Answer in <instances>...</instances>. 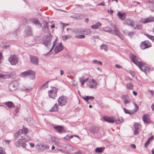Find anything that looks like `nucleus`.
<instances>
[{
    "label": "nucleus",
    "mask_w": 154,
    "mask_h": 154,
    "mask_svg": "<svg viewBox=\"0 0 154 154\" xmlns=\"http://www.w3.org/2000/svg\"><path fill=\"white\" fill-rule=\"evenodd\" d=\"M140 21L141 23H145L152 21H154V17H150L145 18H141Z\"/></svg>",
    "instance_id": "13"
},
{
    "label": "nucleus",
    "mask_w": 154,
    "mask_h": 154,
    "mask_svg": "<svg viewBox=\"0 0 154 154\" xmlns=\"http://www.w3.org/2000/svg\"><path fill=\"white\" fill-rule=\"evenodd\" d=\"M74 32L75 33L81 34L82 32V31L80 29H75L74 30Z\"/></svg>",
    "instance_id": "41"
},
{
    "label": "nucleus",
    "mask_w": 154,
    "mask_h": 154,
    "mask_svg": "<svg viewBox=\"0 0 154 154\" xmlns=\"http://www.w3.org/2000/svg\"><path fill=\"white\" fill-rule=\"evenodd\" d=\"M75 37L78 38H83L85 37V36L84 35H75Z\"/></svg>",
    "instance_id": "47"
},
{
    "label": "nucleus",
    "mask_w": 154,
    "mask_h": 154,
    "mask_svg": "<svg viewBox=\"0 0 154 154\" xmlns=\"http://www.w3.org/2000/svg\"><path fill=\"white\" fill-rule=\"evenodd\" d=\"M8 60L12 65L16 64L18 61V58L17 56L15 54H12L10 55L9 58Z\"/></svg>",
    "instance_id": "9"
},
{
    "label": "nucleus",
    "mask_w": 154,
    "mask_h": 154,
    "mask_svg": "<svg viewBox=\"0 0 154 154\" xmlns=\"http://www.w3.org/2000/svg\"><path fill=\"white\" fill-rule=\"evenodd\" d=\"M154 136H152L151 137L149 138L147 140V141L144 144V146L145 148H147V145H148L150 143L149 141L150 140H152L154 139Z\"/></svg>",
    "instance_id": "24"
},
{
    "label": "nucleus",
    "mask_w": 154,
    "mask_h": 154,
    "mask_svg": "<svg viewBox=\"0 0 154 154\" xmlns=\"http://www.w3.org/2000/svg\"><path fill=\"white\" fill-rule=\"evenodd\" d=\"M60 141V139H59V138H57V137H55V139L54 142H57Z\"/></svg>",
    "instance_id": "63"
},
{
    "label": "nucleus",
    "mask_w": 154,
    "mask_h": 154,
    "mask_svg": "<svg viewBox=\"0 0 154 154\" xmlns=\"http://www.w3.org/2000/svg\"><path fill=\"white\" fill-rule=\"evenodd\" d=\"M85 78L84 76H82L79 79V80L80 82L81 83V85H84V83H83V81L84 80Z\"/></svg>",
    "instance_id": "45"
},
{
    "label": "nucleus",
    "mask_w": 154,
    "mask_h": 154,
    "mask_svg": "<svg viewBox=\"0 0 154 154\" xmlns=\"http://www.w3.org/2000/svg\"><path fill=\"white\" fill-rule=\"evenodd\" d=\"M53 128L55 131L59 134H62L66 132V131L63 126L60 125H53Z\"/></svg>",
    "instance_id": "5"
},
{
    "label": "nucleus",
    "mask_w": 154,
    "mask_h": 154,
    "mask_svg": "<svg viewBox=\"0 0 154 154\" xmlns=\"http://www.w3.org/2000/svg\"><path fill=\"white\" fill-rule=\"evenodd\" d=\"M131 60L137 66H138L140 70L146 74L150 70V68L145 65L142 62H138L137 57L133 54H131L130 56Z\"/></svg>",
    "instance_id": "1"
},
{
    "label": "nucleus",
    "mask_w": 154,
    "mask_h": 154,
    "mask_svg": "<svg viewBox=\"0 0 154 154\" xmlns=\"http://www.w3.org/2000/svg\"><path fill=\"white\" fill-rule=\"evenodd\" d=\"M134 108L133 110H131L133 114L137 112L138 109V107L135 103H134Z\"/></svg>",
    "instance_id": "32"
},
{
    "label": "nucleus",
    "mask_w": 154,
    "mask_h": 154,
    "mask_svg": "<svg viewBox=\"0 0 154 154\" xmlns=\"http://www.w3.org/2000/svg\"><path fill=\"white\" fill-rule=\"evenodd\" d=\"M90 131L93 134H97L99 131V128L95 126H93L91 128Z\"/></svg>",
    "instance_id": "19"
},
{
    "label": "nucleus",
    "mask_w": 154,
    "mask_h": 154,
    "mask_svg": "<svg viewBox=\"0 0 154 154\" xmlns=\"http://www.w3.org/2000/svg\"><path fill=\"white\" fill-rule=\"evenodd\" d=\"M22 130V131H23L22 133H23V134H25L27 133V132H28V130L26 128H23Z\"/></svg>",
    "instance_id": "48"
},
{
    "label": "nucleus",
    "mask_w": 154,
    "mask_h": 154,
    "mask_svg": "<svg viewBox=\"0 0 154 154\" xmlns=\"http://www.w3.org/2000/svg\"><path fill=\"white\" fill-rule=\"evenodd\" d=\"M123 122L122 119H117L116 121V122L117 124H119Z\"/></svg>",
    "instance_id": "50"
},
{
    "label": "nucleus",
    "mask_w": 154,
    "mask_h": 154,
    "mask_svg": "<svg viewBox=\"0 0 154 154\" xmlns=\"http://www.w3.org/2000/svg\"><path fill=\"white\" fill-rule=\"evenodd\" d=\"M113 28L114 32V34L116 35L121 38L122 40L123 39L121 37L122 34L120 33V32L118 29L117 27L115 25H113L112 26Z\"/></svg>",
    "instance_id": "14"
},
{
    "label": "nucleus",
    "mask_w": 154,
    "mask_h": 154,
    "mask_svg": "<svg viewBox=\"0 0 154 154\" xmlns=\"http://www.w3.org/2000/svg\"><path fill=\"white\" fill-rule=\"evenodd\" d=\"M32 29L31 27L27 26L25 28V34L27 36H30L32 35Z\"/></svg>",
    "instance_id": "16"
},
{
    "label": "nucleus",
    "mask_w": 154,
    "mask_h": 154,
    "mask_svg": "<svg viewBox=\"0 0 154 154\" xmlns=\"http://www.w3.org/2000/svg\"><path fill=\"white\" fill-rule=\"evenodd\" d=\"M5 104L10 109L14 107L13 103L11 102H6L5 103Z\"/></svg>",
    "instance_id": "23"
},
{
    "label": "nucleus",
    "mask_w": 154,
    "mask_h": 154,
    "mask_svg": "<svg viewBox=\"0 0 154 154\" xmlns=\"http://www.w3.org/2000/svg\"><path fill=\"white\" fill-rule=\"evenodd\" d=\"M23 139L21 138V139H19V140L17 141L15 143V144L17 146H19L20 144L22 143L21 141L23 140Z\"/></svg>",
    "instance_id": "38"
},
{
    "label": "nucleus",
    "mask_w": 154,
    "mask_h": 154,
    "mask_svg": "<svg viewBox=\"0 0 154 154\" xmlns=\"http://www.w3.org/2000/svg\"><path fill=\"white\" fill-rule=\"evenodd\" d=\"M30 21L31 22L33 23L34 24H40L39 23L38 20L35 18H31L30 19Z\"/></svg>",
    "instance_id": "29"
},
{
    "label": "nucleus",
    "mask_w": 154,
    "mask_h": 154,
    "mask_svg": "<svg viewBox=\"0 0 154 154\" xmlns=\"http://www.w3.org/2000/svg\"><path fill=\"white\" fill-rule=\"evenodd\" d=\"M58 101L60 106H64L67 102V97L65 96L60 97L58 99Z\"/></svg>",
    "instance_id": "11"
},
{
    "label": "nucleus",
    "mask_w": 154,
    "mask_h": 154,
    "mask_svg": "<svg viewBox=\"0 0 154 154\" xmlns=\"http://www.w3.org/2000/svg\"><path fill=\"white\" fill-rule=\"evenodd\" d=\"M0 154H6L5 149L2 147H0Z\"/></svg>",
    "instance_id": "42"
},
{
    "label": "nucleus",
    "mask_w": 154,
    "mask_h": 154,
    "mask_svg": "<svg viewBox=\"0 0 154 154\" xmlns=\"http://www.w3.org/2000/svg\"><path fill=\"white\" fill-rule=\"evenodd\" d=\"M151 46V43L148 41L146 40L141 42L140 47L141 49H145Z\"/></svg>",
    "instance_id": "10"
},
{
    "label": "nucleus",
    "mask_w": 154,
    "mask_h": 154,
    "mask_svg": "<svg viewBox=\"0 0 154 154\" xmlns=\"http://www.w3.org/2000/svg\"><path fill=\"white\" fill-rule=\"evenodd\" d=\"M57 89L55 87H52V90L48 91L49 97L54 99L57 97Z\"/></svg>",
    "instance_id": "8"
},
{
    "label": "nucleus",
    "mask_w": 154,
    "mask_h": 154,
    "mask_svg": "<svg viewBox=\"0 0 154 154\" xmlns=\"http://www.w3.org/2000/svg\"><path fill=\"white\" fill-rule=\"evenodd\" d=\"M105 149V147H97L95 151L96 152L101 153L103 152Z\"/></svg>",
    "instance_id": "25"
},
{
    "label": "nucleus",
    "mask_w": 154,
    "mask_h": 154,
    "mask_svg": "<svg viewBox=\"0 0 154 154\" xmlns=\"http://www.w3.org/2000/svg\"><path fill=\"white\" fill-rule=\"evenodd\" d=\"M23 131L22 130H19L17 132L14 134V137L15 139H16L18 137L21 135L22 134Z\"/></svg>",
    "instance_id": "27"
},
{
    "label": "nucleus",
    "mask_w": 154,
    "mask_h": 154,
    "mask_svg": "<svg viewBox=\"0 0 154 154\" xmlns=\"http://www.w3.org/2000/svg\"><path fill=\"white\" fill-rule=\"evenodd\" d=\"M75 154H85L83 152H81V151H78V152L75 153Z\"/></svg>",
    "instance_id": "55"
},
{
    "label": "nucleus",
    "mask_w": 154,
    "mask_h": 154,
    "mask_svg": "<svg viewBox=\"0 0 154 154\" xmlns=\"http://www.w3.org/2000/svg\"><path fill=\"white\" fill-rule=\"evenodd\" d=\"M93 63H95L97 64H99L100 65H102V63L101 62L98 61L97 60H94L93 61Z\"/></svg>",
    "instance_id": "46"
},
{
    "label": "nucleus",
    "mask_w": 154,
    "mask_h": 154,
    "mask_svg": "<svg viewBox=\"0 0 154 154\" xmlns=\"http://www.w3.org/2000/svg\"><path fill=\"white\" fill-rule=\"evenodd\" d=\"M31 62L34 64L37 65L38 64V58L36 57L30 55Z\"/></svg>",
    "instance_id": "15"
},
{
    "label": "nucleus",
    "mask_w": 154,
    "mask_h": 154,
    "mask_svg": "<svg viewBox=\"0 0 154 154\" xmlns=\"http://www.w3.org/2000/svg\"><path fill=\"white\" fill-rule=\"evenodd\" d=\"M55 46V47L54 50L56 54L60 52L63 49V47L61 45V43H59L58 44H56V40L54 42L53 46L51 49L50 50V51H51L53 49Z\"/></svg>",
    "instance_id": "4"
},
{
    "label": "nucleus",
    "mask_w": 154,
    "mask_h": 154,
    "mask_svg": "<svg viewBox=\"0 0 154 154\" xmlns=\"http://www.w3.org/2000/svg\"><path fill=\"white\" fill-rule=\"evenodd\" d=\"M49 81H48L46 82L45 84H43L40 88V89H45L46 88L48 87V84L49 82Z\"/></svg>",
    "instance_id": "31"
},
{
    "label": "nucleus",
    "mask_w": 154,
    "mask_h": 154,
    "mask_svg": "<svg viewBox=\"0 0 154 154\" xmlns=\"http://www.w3.org/2000/svg\"><path fill=\"white\" fill-rule=\"evenodd\" d=\"M35 72L33 71L29 70L21 73L20 76L24 78H26L28 76H29L31 79L34 80L35 78Z\"/></svg>",
    "instance_id": "2"
},
{
    "label": "nucleus",
    "mask_w": 154,
    "mask_h": 154,
    "mask_svg": "<svg viewBox=\"0 0 154 154\" xmlns=\"http://www.w3.org/2000/svg\"><path fill=\"white\" fill-rule=\"evenodd\" d=\"M123 109L124 110V112L126 114H130V115H131L133 114L132 111L131 110L130 111L129 110L127 109H126L125 108H123Z\"/></svg>",
    "instance_id": "35"
},
{
    "label": "nucleus",
    "mask_w": 154,
    "mask_h": 154,
    "mask_svg": "<svg viewBox=\"0 0 154 154\" xmlns=\"http://www.w3.org/2000/svg\"><path fill=\"white\" fill-rule=\"evenodd\" d=\"M73 149V147L70 145H68V151H71Z\"/></svg>",
    "instance_id": "49"
},
{
    "label": "nucleus",
    "mask_w": 154,
    "mask_h": 154,
    "mask_svg": "<svg viewBox=\"0 0 154 154\" xmlns=\"http://www.w3.org/2000/svg\"><path fill=\"white\" fill-rule=\"evenodd\" d=\"M36 149L39 152L43 151L45 149H48L49 146L45 144L38 143L36 145Z\"/></svg>",
    "instance_id": "7"
},
{
    "label": "nucleus",
    "mask_w": 154,
    "mask_h": 154,
    "mask_svg": "<svg viewBox=\"0 0 154 154\" xmlns=\"http://www.w3.org/2000/svg\"><path fill=\"white\" fill-rule=\"evenodd\" d=\"M134 29H142V25L141 24L136 25V27L133 28Z\"/></svg>",
    "instance_id": "44"
},
{
    "label": "nucleus",
    "mask_w": 154,
    "mask_h": 154,
    "mask_svg": "<svg viewBox=\"0 0 154 154\" xmlns=\"http://www.w3.org/2000/svg\"><path fill=\"white\" fill-rule=\"evenodd\" d=\"M82 98L85 100H93L94 99V97L92 96H86L85 97H83Z\"/></svg>",
    "instance_id": "34"
},
{
    "label": "nucleus",
    "mask_w": 154,
    "mask_h": 154,
    "mask_svg": "<svg viewBox=\"0 0 154 154\" xmlns=\"http://www.w3.org/2000/svg\"><path fill=\"white\" fill-rule=\"evenodd\" d=\"M138 130H134V134L135 135H137L139 133V132L138 131Z\"/></svg>",
    "instance_id": "61"
},
{
    "label": "nucleus",
    "mask_w": 154,
    "mask_h": 154,
    "mask_svg": "<svg viewBox=\"0 0 154 154\" xmlns=\"http://www.w3.org/2000/svg\"><path fill=\"white\" fill-rule=\"evenodd\" d=\"M129 73L133 77H134L135 75V73L133 71H130Z\"/></svg>",
    "instance_id": "57"
},
{
    "label": "nucleus",
    "mask_w": 154,
    "mask_h": 154,
    "mask_svg": "<svg viewBox=\"0 0 154 154\" xmlns=\"http://www.w3.org/2000/svg\"><path fill=\"white\" fill-rule=\"evenodd\" d=\"M51 36L49 34L47 36H45L43 38L42 43L48 48H49L51 45Z\"/></svg>",
    "instance_id": "3"
},
{
    "label": "nucleus",
    "mask_w": 154,
    "mask_h": 154,
    "mask_svg": "<svg viewBox=\"0 0 154 154\" xmlns=\"http://www.w3.org/2000/svg\"><path fill=\"white\" fill-rule=\"evenodd\" d=\"M87 85L91 88L95 89L97 85V82L95 79H92Z\"/></svg>",
    "instance_id": "12"
},
{
    "label": "nucleus",
    "mask_w": 154,
    "mask_h": 154,
    "mask_svg": "<svg viewBox=\"0 0 154 154\" xmlns=\"http://www.w3.org/2000/svg\"><path fill=\"white\" fill-rule=\"evenodd\" d=\"M62 38L63 40H66L67 39V35H63L62 36Z\"/></svg>",
    "instance_id": "54"
},
{
    "label": "nucleus",
    "mask_w": 154,
    "mask_h": 154,
    "mask_svg": "<svg viewBox=\"0 0 154 154\" xmlns=\"http://www.w3.org/2000/svg\"><path fill=\"white\" fill-rule=\"evenodd\" d=\"M117 15L119 18L122 20H124L125 18V13L122 14L121 12H119L117 13Z\"/></svg>",
    "instance_id": "21"
},
{
    "label": "nucleus",
    "mask_w": 154,
    "mask_h": 154,
    "mask_svg": "<svg viewBox=\"0 0 154 154\" xmlns=\"http://www.w3.org/2000/svg\"><path fill=\"white\" fill-rule=\"evenodd\" d=\"M55 144L58 146H61L60 143V141H58L55 142Z\"/></svg>",
    "instance_id": "53"
},
{
    "label": "nucleus",
    "mask_w": 154,
    "mask_h": 154,
    "mask_svg": "<svg viewBox=\"0 0 154 154\" xmlns=\"http://www.w3.org/2000/svg\"><path fill=\"white\" fill-rule=\"evenodd\" d=\"M21 137L22 139H23V140H25V141H29L30 140V137L26 135H25V137H23V136H21Z\"/></svg>",
    "instance_id": "36"
},
{
    "label": "nucleus",
    "mask_w": 154,
    "mask_h": 154,
    "mask_svg": "<svg viewBox=\"0 0 154 154\" xmlns=\"http://www.w3.org/2000/svg\"><path fill=\"white\" fill-rule=\"evenodd\" d=\"M103 30L106 32H108L112 35H114V31L113 30H111L109 26L106 27L104 28L103 29Z\"/></svg>",
    "instance_id": "20"
},
{
    "label": "nucleus",
    "mask_w": 154,
    "mask_h": 154,
    "mask_svg": "<svg viewBox=\"0 0 154 154\" xmlns=\"http://www.w3.org/2000/svg\"><path fill=\"white\" fill-rule=\"evenodd\" d=\"M140 125L138 123L135 122L134 123V127L135 130H138L139 129Z\"/></svg>",
    "instance_id": "40"
},
{
    "label": "nucleus",
    "mask_w": 154,
    "mask_h": 154,
    "mask_svg": "<svg viewBox=\"0 0 154 154\" xmlns=\"http://www.w3.org/2000/svg\"><path fill=\"white\" fill-rule=\"evenodd\" d=\"M124 103L125 105V106H127V104H129V103L131 102V100L130 98H129L128 99L125 100V101L123 102Z\"/></svg>",
    "instance_id": "37"
},
{
    "label": "nucleus",
    "mask_w": 154,
    "mask_h": 154,
    "mask_svg": "<svg viewBox=\"0 0 154 154\" xmlns=\"http://www.w3.org/2000/svg\"><path fill=\"white\" fill-rule=\"evenodd\" d=\"M102 24L100 22H98L95 24L92 25L91 26V28L94 29H97Z\"/></svg>",
    "instance_id": "22"
},
{
    "label": "nucleus",
    "mask_w": 154,
    "mask_h": 154,
    "mask_svg": "<svg viewBox=\"0 0 154 154\" xmlns=\"http://www.w3.org/2000/svg\"><path fill=\"white\" fill-rule=\"evenodd\" d=\"M8 76H9V75H4L3 74L0 73V78L5 79ZM2 83V81L1 79H0V85H1Z\"/></svg>",
    "instance_id": "33"
},
{
    "label": "nucleus",
    "mask_w": 154,
    "mask_h": 154,
    "mask_svg": "<svg viewBox=\"0 0 154 154\" xmlns=\"http://www.w3.org/2000/svg\"><path fill=\"white\" fill-rule=\"evenodd\" d=\"M58 110V105L56 103L52 108L50 110V112L57 111Z\"/></svg>",
    "instance_id": "30"
},
{
    "label": "nucleus",
    "mask_w": 154,
    "mask_h": 154,
    "mask_svg": "<svg viewBox=\"0 0 154 154\" xmlns=\"http://www.w3.org/2000/svg\"><path fill=\"white\" fill-rule=\"evenodd\" d=\"M143 120L144 123L146 124L151 123V121L148 118L147 114H144L143 116Z\"/></svg>",
    "instance_id": "17"
},
{
    "label": "nucleus",
    "mask_w": 154,
    "mask_h": 154,
    "mask_svg": "<svg viewBox=\"0 0 154 154\" xmlns=\"http://www.w3.org/2000/svg\"><path fill=\"white\" fill-rule=\"evenodd\" d=\"M26 143H21V146L23 148H25L26 147Z\"/></svg>",
    "instance_id": "60"
},
{
    "label": "nucleus",
    "mask_w": 154,
    "mask_h": 154,
    "mask_svg": "<svg viewBox=\"0 0 154 154\" xmlns=\"http://www.w3.org/2000/svg\"><path fill=\"white\" fill-rule=\"evenodd\" d=\"M126 22L128 25L133 27V28L134 27L135 23L133 21L131 20H128Z\"/></svg>",
    "instance_id": "28"
},
{
    "label": "nucleus",
    "mask_w": 154,
    "mask_h": 154,
    "mask_svg": "<svg viewBox=\"0 0 154 154\" xmlns=\"http://www.w3.org/2000/svg\"><path fill=\"white\" fill-rule=\"evenodd\" d=\"M55 137L51 136L50 137V139H51V141L52 142H54V141L55 139Z\"/></svg>",
    "instance_id": "51"
},
{
    "label": "nucleus",
    "mask_w": 154,
    "mask_h": 154,
    "mask_svg": "<svg viewBox=\"0 0 154 154\" xmlns=\"http://www.w3.org/2000/svg\"><path fill=\"white\" fill-rule=\"evenodd\" d=\"M125 86L126 88L128 90H131L133 89L134 85L131 83H128L126 84L125 85Z\"/></svg>",
    "instance_id": "26"
},
{
    "label": "nucleus",
    "mask_w": 154,
    "mask_h": 154,
    "mask_svg": "<svg viewBox=\"0 0 154 154\" xmlns=\"http://www.w3.org/2000/svg\"><path fill=\"white\" fill-rule=\"evenodd\" d=\"M4 141L5 143L7 144H8L10 142V140H5Z\"/></svg>",
    "instance_id": "62"
},
{
    "label": "nucleus",
    "mask_w": 154,
    "mask_h": 154,
    "mask_svg": "<svg viewBox=\"0 0 154 154\" xmlns=\"http://www.w3.org/2000/svg\"><path fill=\"white\" fill-rule=\"evenodd\" d=\"M115 66L116 68H122V67L119 64H116V65H115Z\"/></svg>",
    "instance_id": "59"
},
{
    "label": "nucleus",
    "mask_w": 154,
    "mask_h": 154,
    "mask_svg": "<svg viewBox=\"0 0 154 154\" xmlns=\"http://www.w3.org/2000/svg\"><path fill=\"white\" fill-rule=\"evenodd\" d=\"M103 120L105 121L110 123H113L115 122V120L113 118H111L108 116H103Z\"/></svg>",
    "instance_id": "18"
},
{
    "label": "nucleus",
    "mask_w": 154,
    "mask_h": 154,
    "mask_svg": "<svg viewBox=\"0 0 154 154\" xmlns=\"http://www.w3.org/2000/svg\"><path fill=\"white\" fill-rule=\"evenodd\" d=\"M133 33H134V32H129L128 33V35L130 36V37H131V36H133Z\"/></svg>",
    "instance_id": "56"
},
{
    "label": "nucleus",
    "mask_w": 154,
    "mask_h": 154,
    "mask_svg": "<svg viewBox=\"0 0 154 154\" xmlns=\"http://www.w3.org/2000/svg\"><path fill=\"white\" fill-rule=\"evenodd\" d=\"M100 47L101 49H103L105 51H107V46L105 45H102Z\"/></svg>",
    "instance_id": "43"
},
{
    "label": "nucleus",
    "mask_w": 154,
    "mask_h": 154,
    "mask_svg": "<svg viewBox=\"0 0 154 154\" xmlns=\"http://www.w3.org/2000/svg\"><path fill=\"white\" fill-rule=\"evenodd\" d=\"M19 84L16 81L11 82L9 85V89L10 91H14L17 90Z\"/></svg>",
    "instance_id": "6"
},
{
    "label": "nucleus",
    "mask_w": 154,
    "mask_h": 154,
    "mask_svg": "<svg viewBox=\"0 0 154 154\" xmlns=\"http://www.w3.org/2000/svg\"><path fill=\"white\" fill-rule=\"evenodd\" d=\"M148 2L149 3L153 4H154V0H148Z\"/></svg>",
    "instance_id": "58"
},
{
    "label": "nucleus",
    "mask_w": 154,
    "mask_h": 154,
    "mask_svg": "<svg viewBox=\"0 0 154 154\" xmlns=\"http://www.w3.org/2000/svg\"><path fill=\"white\" fill-rule=\"evenodd\" d=\"M100 37L98 35H94V36L92 38V39H99Z\"/></svg>",
    "instance_id": "52"
},
{
    "label": "nucleus",
    "mask_w": 154,
    "mask_h": 154,
    "mask_svg": "<svg viewBox=\"0 0 154 154\" xmlns=\"http://www.w3.org/2000/svg\"><path fill=\"white\" fill-rule=\"evenodd\" d=\"M72 85L74 86H76L77 85V83L76 82L74 81L72 83Z\"/></svg>",
    "instance_id": "64"
},
{
    "label": "nucleus",
    "mask_w": 154,
    "mask_h": 154,
    "mask_svg": "<svg viewBox=\"0 0 154 154\" xmlns=\"http://www.w3.org/2000/svg\"><path fill=\"white\" fill-rule=\"evenodd\" d=\"M121 98L122 101L124 102L125 100H126L129 98L128 95H123L121 96Z\"/></svg>",
    "instance_id": "39"
}]
</instances>
